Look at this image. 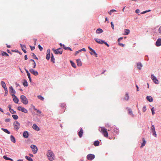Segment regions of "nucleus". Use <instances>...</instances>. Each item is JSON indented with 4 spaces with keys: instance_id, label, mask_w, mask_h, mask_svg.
Returning <instances> with one entry per match:
<instances>
[{
    "instance_id": "obj_1",
    "label": "nucleus",
    "mask_w": 161,
    "mask_h": 161,
    "mask_svg": "<svg viewBox=\"0 0 161 161\" xmlns=\"http://www.w3.org/2000/svg\"><path fill=\"white\" fill-rule=\"evenodd\" d=\"M95 41L97 43L100 44H104L106 45L108 47H109V44L106 42H105V41L104 40H103L101 39H98V38H95Z\"/></svg>"
},
{
    "instance_id": "obj_2",
    "label": "nucleus",
    "mask_w": 161,
    "mask_h": 161,
    "mask_svg": "<svg viewBox=\"0 0 161 161\" xmlns=\"http://www.w3.org/2000/svg\"><path fill=\"white\" fill-rule=\"evenodd\" d=\"M20 98L21 99V102L24 104H27L28 103V101L27 99L25 96L23 95H21L20 96Z\"/></svg>"
},
{
    "instance_id": "obj_3",
    "label": "nucleus",
    "mask_w": 161,
    "mask_h": 161,
    "mask_svg": "<svg viewBox=\"0 0 161 161\" xmlns=\"http://www.w3.org/2000/svg\"><path fill=\"white\" fill-rule=\"evenodd\" d=\"M108 131H110L113 133H115L118 134L119 133V129L115 126H113L111 127L110 130H108Z\"/></svg>"
},
{
    "instance_id": "obj_4",
    "label": "nucleus",
    "mask_w": 161,
    "mask_h": 161,
    "mask_svg": "<svg viewBox=\"0 0 161 161\" xmlns=\"http://www.w3.org/2000/svg\"><path fill=\"white\" fill-rule=\"evenodd\" d=\"M53 152L51 150L48 151L47 153V155L48 157L49 158V159L50 161H52L53 159Z\"/></svg>"
},
{
    "instance_id": "obj_5",
    "label": "nucleus",
    "mask_w": 161,
    "mask_h": 161,
    "mask_svg": "<svg viewBox=\"0 0 161 161\" xmlns=\"http://www.w3.org/2000/svg\"><path fill=\"white\" fill-rule=\"evenodd\" d=\"M52 50L54 51V52L56 54H58L59 53L61 54L63 53L62 49L61 48H59L57 49H55L53 48L52 49Z\"/></svg>"
},
{
    "instance_id": "obj_6",
    "label": "nucleus",
    "mask_w": 161,
    "mask_h": 161,
    "mask_svg": "<svg viewBox=\"0 0 161 161\" xmlns=\"http://www.w3.org/2000/svg\"><path fill=\"white\" fill-rule=\"evenodd\" d=\"M31 148L32 149V152L33 154H36L37 153L38 148L37 147L34 145L32 144L31 146Z\"/></svg>"
},
{
    "instance_id": "obj_7",
    "label": "nucleus",
    "mask_w": 161,
    "mask_h": 161,
    "mask_svg": "<svg viewBox=\"0 0 161 161\" xmlns=\"http://www.w3.org/2000/svg\"><path fill=\"white\" fill-rule=\"evenodd\" d=\"M20 124L17 121L14 123V128L16 130H18L20 128Z\"/></svg>"
},
{
    "instance_id": "obj_8",
    "label": "nucleus",
    "mask_w": 161,
    "mask_h": 161,
    "mask_svg": "<svg viewBox=\"0 0 161 161\" xmlns=\"http://www.w3.org/2000/svg\"><path fill=\"white\" fill-rule=\"evenodd\" d=\"M101 131L102 132L103 134L105 137H108V133L106 129L104 128H101Z\"/></svg>"
},
{
    "instance_id": "obj_9",
    "label": "nucleus",
    "mask_w": 161,
    "mask_h": 161,
    "mask_svg": "<svg viewBox=\"0 0 161 161\" xmlns=\"http://www.w3.org/2000/svg\"><path fill=\"white\" fill-rule=\"evenodd\" d=\"M151 131L153 136L155 137H157V135L156 134V132L155 130L154 126L153 125H152L151 128Z\"/></svg>"
},
{
    "instance_id": "obj_10",
    "label": "nucleus",
    "mask_w": 161,
    "mask_h": 161,
    "mask_svg": "<svg viewBox=\"0 0 161 161\" xmlns=\"http://www.w3.org/2000/svg\"><path fill=\"white\" fill-rule=\"evenodd\" d=\"M151 78L152 79L153 82L156 84L159 83L156 77L153 74H152L151 76Z\"/></svg>"
},
{
    "instance_id": "obj_11",
    "label": "nucleus",
    "mask_w": 161,
    "mask_h": 161,
    "mask_svg": "<svg viewBox=\"0 0 161 161\" xmlns=\"http://www.w3.org/2000/svg\"><path fill=\"white\" fill-rule=\"evenodd\" d=\"M95 157V156L94 154H90L87 155L86 158L87 159L92 160Z\"/></svg>"
},
{
    "instance_id": "obj_12",
    "label": "nucleus",
    "mask_w": 161,
    "mask_h": 161,
    "mask_svg": "<svg viewBox=\"0 0 161 161\" xmlns=\"http://www.w3.org/2000/svg\"><path fill=\"white\" fill-rule=\"evenodd\" d=\"M29 71L32 74L35 76L38 75V72L37 71L34 70V69H29Z\"/></svg>"
},
{
    "instance_id": "obj_13",
    "label": "nucleus",
    "mask_w": 161,
    "mask_h": 161,
    "mask_svg": "<svg viewBox=\"0 0 161 161\" xmlns=\"http://www.w3.org/2000/svg\"><path fill=\"white\" fill-rule=\"evenodd\" d=\"M11 95L13 97H14L13 98L14 102L16 103H18L19 100L17 97L14 94H12Z\"/></svg>"
},
{
    "instance_id": "obj_14",
    "label": "nucleus",
    "mask_w": 161,
    "mask_h": 161,
    "mask_svg": "<svg viewBox=\"0 0 161 161\" xmlns=\"http://www.w3.org/2000/svg\"><path fill=\"white\" fill-rule=\"evenodd\" d=\"M50 51L49 49H47V55L46 56V59L47 60H49L50 58Z\"/></svg>"
},
{
    "instance_id": "obj_15",
    "label": "nucleus",
    "mask_w": 161,
    "mask_h": 161,
    "mask_svg": "<svg viewBox=\"0 0 161 161\" xmlns=\"http://www.w3.org/2000/svg\"><path fill=\"white\" fill-rule=\"evenodd\" d=\"M59 45L61 46V47H63V48L65 50H68L70 51H72V49L70 47H66L65 46V45L64 44H62L61 43H60Z\"/></svg>"
},
{
    "instance_id": "obj_16",
    "label": "nucleus",
    "mask_w": 161,
    "mask_h": 161,
    "mask_svg": "<svg viewBox=\"0 0 161 161\" xmlns=\"http://www.w3.org/2000/svg\"><path fill=\"white\" fill-rule=\"evenodd\" d=\"M129 99V94L128 92L126 93L125 97L122 98H121V100H123L124 101H128Z\"/></svg>"
},
{
    "instance_id": "obj_17",
    "label": "nucleus",
    "mask_w": 161,
    "mask_h": 161,
    "mask_svg": "<svg viewBox=\"0 0 161 161\" xmlns=\"http://www.w3.org/2000/svg\"><path fill=\"white\" fill-rule=\"evenodd\" d=\"M83 130L82 128L80 129L79 131L78 132V135L80 138H81L83 136Z\"/></svg>"
},
{
    "instance_id": "obj_18",
    "label": "nucleus",
    "mask_w": 161,
    "mask_h": 161,
    "mask_svg": "<svg viewBox=\"0 0 161 161\" xmlns=\"http://www.w3.org/2000/svg\"><path fill=\"white\" fill-rule=\"evenodd\" d=\"M155 45L157 47H159L161 45V38H159L157 40Z\"/></svg>"
},
{
    "instance_id": "obj_19",
    "label": "nucleus",
    "mask_w": 161,
    "mask_h": 161,
    "mask_svg": "<svg viewBox=\"0 0 161 161\" xmlns=\"http://www.w3.org/2000/svg\"><path fill=\"white\" fill-rule=\"evenodd\" d=\"M23 135L24 138H27L29 137V133L27 131H24L23 132Z\"/></svg>"
},
{
    "instance_id": "obj_20",
    "label": "nucleus",
    "mask_w": 161,
    "mask_h": 161,
    "mask_svg": "<svg viewBox=\"0 0 161 161\" xmlns=\"http://www.w3.org/2000/svg\"><path fill=\"white\" fill-rule=\"evenodd\" d=\"M20 45L23 51L25 53H26L27 52L25 49H24V48H26L25 46V45H23L21 44H20Z\"/></svg>"
},
{
    "instance_id": "obj_21",
    "label": "nucleus",
    "mask_w": 161,
    "mask_h": 161,
    "mask_svg": "<svg viewBox=\"0 0 161 161\" xmlns=\"http://www.w3.org/2000/svg\"><path fill=\"white\" fill-rule=\"evenodd\" d=\"M9 91L10 93H13V94H14L16 92L12 86H10L9 87Z\"/></svg>"
},
{
    "instance_id": "obj_22",
    "label": "nucleus",
    "mask_w": 161,
    "mask_h": 161,
    "mask_svg": "<svg viewBox=\"0 0 161 161\" xmlns=\"http://www.w3.org/2000/svg\"><path fill=\"white\" fill-rule=\"evenodd\" d=\"M142 66V64L141 62L137 63V67L138 69L140 70Z\"/></svg>"
},
{
    "instance_id": "obj_23",
    "label": "nucleus",
    "mask_w": 161,
    "mask_h": 161,
    "mask_svg": "<svg viewBox=\"0 0 161 161\" xmlns=\"http://www.w3.org/2000/svg\"><path fill=\"white\" fill-rule=\"evenodd\" d=\"M32 127L36 130L39 131L40 130L39 127L35 124L33 125Z\"/></svg>"
},
{
    "instance_id": "obj_24",
    "label": "nucleus",
    "mask_w": 161,
    "mask_h": 161,
    "mask_svg": "<svg viewBox=\"0 0 161 161\" xmlns=\"http://www.w3.org/2000/svg\"><path fill=\"white\" fill-rule=\"evenodd\" d=\"M146 99L150 102H152L153 101V97L150 96H147L146 97Z\"/></svg>"
},
{
    "instance_id": "obj_25",
    "label": "nucleus",
    "mask_w": 161,
    "mask_h": 161,
    "mask_svg": "<svg viewBox=\"0 0 161 161\" xmlns=\"http://www.w3.org/2000/svg\"><path fill=\"white\" fill-rule=\"evenodd\" d=\"M90 53L91 54L94 55L96 57H97V54L94 49H93V51H92L91 52H90Z\"/></svg>"
},
{
    "instance_id": "obj_26",
    "label": "nucleus",
    "mask_w": 161,
    "mask_h": 161,
    "mask_svg": "<svg viewBox=\"0 0 161 161\" xmlns=\"http://www.w3.org/2000/svg\"><path fill=\"white\" fill-rule=\"evenodd\" d=\"M1 85H2V87L4 88V89H5L6 88H7L5 83L4 81H1Z\"/></svg>"
},
{
    "instance_id": "obj_27",
    "label": "nucleus",
    "mask_w": 161,
    "mask_h": 161,
    "mask_svg": "<svg viewBox=\"0 0 161 161\" xmlns=\"http://www.w3.org/2000/svg\"><path fill=\"white\" fill-rule=\"evenodd\" d=\"M126 109H128V113L129 114L132 115V116H133L134 115L133 114L132 110L130 108H129L128 107L126 108Z\"/></svg>"
},
{
    "instance_id": "obj_28",
    "label": "nucleus",
    "mask_w": 161,
    "mask_h": 161,
    "mask_svg": "<svg viewBox=\"0 0 161 161\" xmlns=\"http://www.w3.org/2000/svg\"><path fill=\"white\" fill-rule=\"evenodd\" d=\"M142 141H143V142L142 143L141 145V147L142 148L144 146L146 143V141H145V139L144 138H143L142 139Z\"/></svg>"
},
{
    "instance_id": "obj_29",
    "label": "nucleus",
    "mask_w": 161,
    "mask_h": 161,
    "mask_svg": "<svg viewBox=\"0 0 161 161\" xmlns=\"http://www.w3.org/2000/svg\"><path fill=\"white\" fill-rule=\"evenodd\" d=\"M10 139L11 141L12 142H13L14 143H15V142H16L15 138L13 135H11L10 136Z\"/></svg>"
},
{
    "instance_id": "obj_30",
    "label": "nucleus",
    "mask_w": 161,
    "mask_h": 161,
    "mask_svg": "<svg viewBox=\"0 0 161 161\" xmlns=\"http://www.w3.org/2000/svg\"><path fill=\"white\" fill-rule=\"evenodd\" d=\"M76 62L77 65L78 66H80L82 65L80 59H77L76 60Z\"/></svg>"
},
{
    "instance_id": "obj_31",
    "label": "nucleus",
    "mask_w": 161,
    "mask_h": 161,
    "mask_svg": "<svg viewBox=\"0 0 161 161\" xmlns=\"http://www.w3.org/2000/svg\"><path fill=\"white\" fill-rule=\"evenodd\" d=\"M103 31L102 29L101 28H98L97 30L96 31V33L97 34H100L103 32Z\"/></svg>"
},
{
    "instance_id": "obj_32",
    "label": "nucleus",
    "mask_w": 161,
    "mask_h": 161,
    "mask_svg": "<svg viewBox=\"0 0 161 161\" xmlns=\"http://www.w3.org/2000/svg\"><path fill=\"white\" fill-rule=\"evenodd\" d=\"M2 130L4 132H5L6 133L8 134H10V132L7 129H4L3 128H1Z\"/></svg>"
},
{
    "instance_id": "obj_33",
    "label": "nucleus",
    "mask_w": 161,
    "mask_h": 161,
    "mask_svg": "<svg viewBox=\"0 0 161 161\" xmlns=\"http://www.w3.org/2000/svg\"><path fill=\"white\" fill-rule=\"evenodd\" d=\"M23 84L25 87H27L28 86V83L26 80H24V82L23 83Z\"/></svg>"
},
{
    "instance_id": "obj_34",
    "label": "nucleus",
    "mask_w": 161,
    "mask_h": 161,
    "mask_svg": "<svg viewBox=\"0 0 161 161\" xmlns=\"http://www.w3.org/2000/svg\"><path fill=\"white\" fill-rule=\"evenodd\" d=\"M33 109L34 110L36 111L38 114H41V112L39 110L37 109V108H36L35 107H34Z\"/></svg>"
},
{
    "instance_id": "obj_35",
    "label": "nucleus",
    "mask_w": 161,
    "mask_h": 161,
    "mask_svg": "<svg viewBox=\"0 0 161 161\" xmlns=\"http://www.w3.org/2000/svg\"><path fill=\"white\" fill-rule=\"evenodd\" d=\"M51 61L53 63H55V58L53 53L51 54Z\"/></svg>"
},
{
    "instance_id": "obj_36",
    "label": "nucleus",
    "mask_w": 161,
    "mask_h": 161,
    "mask_svg": "<svg viewBox=\"0 0 161 161\" xmlns=\"http://www.w3.org/2000/svg\"><path fill=\"white\" fill-rule=\"evenodd\" d=\"M25 158L29 161H33V159L31 157L27 156H25Z\"/></svg>"
},
{
    "instance_id": "obj_37",
    "label": "nucleus",
    "mask_w": 161,
    "mask_h": 161,
    "mask_svg": "<svg viewBox=\"0 0 161 161\" xmlns=\"http://www.w3.org/2000/svg\"><path fill=\"white\" fill-rule=\"evenodd\" d=\"M3 158L6 160H8L10 161L13 160V159L9 158L8 157L6 156H4L3 157Z\"/></svg>"
},
{
    "instance_id": "obj_38",
    "label": "nucleus",
    "mask_w": 161,
    "mask_h": 161,
    "mask_svg": "<svg viewBox=\"0 0 161 161\" xmlns=\"http://www.w3.org/2000/svg\"><path fill=\"white\" fill-rule=\"evenodd\" d=\"M100 142L98 141H96L94 142V145L95 146H98L99 145Z\"/></svg>"
},
{
    "instance_id": "obj_39",
    "label": "nucleus",
    "mask_w": 161,
    "mask_h": 161,
    "mask_svg": "<svg viewBox=\"0 0 161 161\" xmlns=\"http://www.w3.org/2000/svg\"><path fill=\"white\" fill-rule=\"evenodd\" d=\"M130 33V31L128 29H125V33L124 34V35H127L129 34Z\"/></svg>"
},
{
    "instance_id": "obj_40",
    "label": "nucleus",
    "mask_w": 161,
    "mask_h": 161,
    "mask_svg": "<svg viewBox=\"0 0 161 161\" xmlns=\"http://www.w3.org/2000/svg\"><path fill=\"white\" fill-rule=\"evenodd\" d=\"M70 63L71 64V65L74 68H75L76 67V65L74 63L72 60H70Z\"/></svg>"
},
{
    "instance_id": "obj_41",
    "label": "nucleus",
    "mask_w": 161,
    "mask_h": 161,
    "mask_svg": "<svg viewBox=\"0 0 161 161\" xmlns=\"http://www.w3.org/2000/svg\"><path fill=\"white\" fill-rule=\"evenodd\" d=\"M21 111L25 113H27L28 112L27 110L24 107H23V108H22Z\"/></svg>"
},
{
    "instance_id": "obj_42",
    "label": "nucleus",
    "mask_w": 161,
    "mask_h": 161,
    "mask_svg": "<svg viewBox=\"0 0 161 161\" xmlns=\"http://www.w3.org/2000/svg\"><path fill=\"white\" fill-rule=\"evenodd\" d=\"M13 119L15 120L17 119L18 118V116L16 114H13L12 115Z\"/></svg>"
},
{
    "instance_id": "obj_43",
    "label": "nucleus",
    "mask_w": 161,
    "mask_h": 161,
    "mask_svg": "<svg viewBox=\"0 0 161 161\" xmlns=\"http://www.w3.org/2000/svg\"><path fill=\"white\" fill-rule=\"evenodd\" d=\"M2 55L5 56H8V54L5 52H3L2 53Z\"/></svg>"
},
{
    "instance_id": "obj_44",
    "label": "nucleus",
    "mask_w": 161,
    "mask_h": 161,
    "mask_svg": "<svg viewBox=\"0 0 161 161\" xmlns=\"http://www.w3.org/2000/svg\"><path fill=\"white\" fill-rule=\"evenodd\" d=\"M37 97L40 100H41L42 101H43L44 100V98L41 95H39L37 96Z\"/></svg>"
},
{
    "instance_id": "obj_45",
    "label": "nucleus",
    "mask_w": 161,
    "mask_h": 161,
    "mask_svg": "<svg viewBox=\"0 0 161 161\" xmlns=\"http://www.w3.org/2000/svg\"><path fill=\"white\" fill-rule=\"evenodd\" d=\"M32 56L34 57L33 58L37 60L38 59V58L35 55V54L32 53Z\"/></svg>"
},
{
    "instance_id": "obj_46",
    "label": "nucleus",
    "mask_w": 161,
    "mask_h": 161,
    "mask_svg": "<svg viewBox=\"0 0 161 161\" xmlns=\"http://www.w3.org/2000/svg\"><path fill=\"white\" fill-rule=\"evenodd\" d=\"M151 110L152 111V114L153 115L155 114L154 110V107H153L151 109Z\"/></svg>"
},
{
    "instance_id": "obj_47",
    "label": "nucleus",
    "mask_w": 161,
    "mask_h": 161,
    "mask_svg": "<svg viewBox=\"0 0 161 161\" xmlns=\"http://www.w3.org/2000/svg\"><path fill=\"white\" fill-rule=\"evenodd\" d=\"M31 64L33 65L32 68H36V62L32 63Z\"/></svg>"
},
{
    "instance_id": "obj_48",
    "label": "nucleus",
    "mask_w": 161,
    "mask_h": 161,
    "mask_svg": "<svg viewBox=\"0 0 161 161\" xmlns=\"http://www.w3.org/2000/svg\"><path fill=\"white\" fill-rule=\"evenodd\" d=\"M116 10L115 9H112L110 11L108 12V13L109 14L111 15L112 13H113L114 11H116Z\"/></svg>"
},
{
    "instance_id": "obj_49",
    "label": "nucleus",
    "mask_w": 161,
    "mask_h": 161,
    "mask_svg": "<svg viewBox=\"0 0 161 161\" xmlns=\"http://www.w3.org/2000/svg\"><path fill=\"white\" fill-rule=\"evenodd\" d=\"M146 106H143L142 108V112H144L146 111Z\"/></svg>"
},
{
    "instance_id": "obj_50",
    "label": "nucleus",
    "mask_w": 161,
    "mask_h": 161,
    "mask_svg": "<svg viewBox=\"0 0 161 161\" xmlns=\"http://www.w3.org/2000/svg\"><path fill=\"white\" fill-rule=\"evenodd\" d=\"M5 91V93L4 94V96H6L8 95V90L7 88H6L5 89H4Z\"/></svg>"
},
{
    "instance_id": "obj_51",
    "label": "nucleus",
    "mask_w": 161,
    "mask_h": 161,
    "mask_svg": "<svg viewBox=\"0 0 161 161\" xmlns=\"http://www.w3.org/2000/svg\"><path fill=\"white\" fill-rule=\"evenodd\" d=\"M11 112H10L12 114H15L16 113V111H14L13 109H12L11 110Z\"/></svg>"
},
{
    "instance_id": "obj_52",
    "label": "nucleus",
    "mask_w": 161,
    "mask_h": 161,
    "mask_svg": "<svg viewBox=\"0 0 161 161\" xmlns=\"http://www.w3.org/2000/svg\"><path fill=\"white\" fill-rule=\"evenodd\" d=\"M38 47L40 51H42L43 48L42 47V46H41L40 45H38Z\"/></svg>"
},
{
    "instance_id": "obj_53",
    "label": "nucleus",
    "mask_w": 161,
    "mask_h": 161,
    "mask_svg": "<svg viewBox=\"0 0 161 161\" xmlns=\"http://www.w3.org/2000/svg\"><path fill=\"white\" fill-rule=\"evenodd\" d=\"M23 108V107H22L21 106H19L17 108V109L19 111H21V110H22V108Z\"/></svg>"
},
{
    "instance_id": "obj_54",
    "label": "nucleus",
    "mask_w": 161,
    "mask_h": 161,
    "mask_svg": "<svg viewBox=\"0 0 161 161\" xmlns=\"http://www.w3.org/2000/svg\"><path fill=\"white\" fill-rule=\"evenodd\" d=\"M145 60L147 61H148L149 58L147 55H146L145 56Z\"/></svg>"
},
{
    "instance_id": "obj_55",
    "label": "nucleus",
    "mask_w": 161,
    "mask_h": 161,
    "mask_svg": "<svg viewBox=\"0 0 161 161\" xmlns=\"http://www.w3.org/2000/svg\"><path fill=\"white\" fill-rule=\"evenodd\" d=\"M31 50L32 51L35 49V47L34 46H32L31 45L30 46Z\"/></svg>"
},
{
    "instance_id": "obj_56",
    "label": "nucleus",
    "mask_w": 161,
    "mask_h": 161,
    "mask_svg": "<svg viewBox=\"0 0 161 161\" xmlns=\"http://www.w3.org/2000/svg\"><path fill=\"white\" fill-rule=\"evenodd\" d=\"M12 51L13 52H16V53H19L20 55L22 54V53L17 50H12Z\"/></svg>"
},
{
    "instance_id": "obj_57",
    "label": "nucleus",
    "mask_w": 161,
    "mask_h": 161,
    "mask_svg": "<svg viewBox=\"0 0 161 161\" xmlns=\"http://www.w3.org/2000/svg\"><path fill=\"white\" fill-rule=\"evenodd\" d=\"M12 106L11 105L9 104L8 106V108H9V110L10 112H11V110L12 109L11 108Z\"/></svg>"
},
{
    "instance_id": "obj_58",
    "label": "nucleus",
    "mask_w": 161,
    "mask_h": 161,
    "mask_svg": "<svg viewBox=\"0 0 161 161\" xmlns=\"http://www.w3.org/2000/svg\"><path fill=\"white\" fill-rule=\"evenodd\" d=\"M110 24H111V25L112 28L113 30H114V25L113 24V22H111V23H110Z\"/></svg>"
},
{
    "instance_id": "obj_59",
    "label": "nucleus",
    "mask_w": 161,
    "mask_h": 161,
    "mask_svg": "<svg viewBox=\"0 0 161 161\" xmlns=\"http://www.w3.org/2000/svg\"><path fill=\"white\" fill-rule=\"evenodd\" d=\"M118 44L119 46H121L123 47H124L125 46V45L123 43H119Z\"/></svg>"
},
{
    "instance_id": "obj_60",
    "label": "nucleus",
    "mask_w": 161,
    "mask_h": 161,
    "mask_svg": "<svg viewBox=\"0 0 161 161\" xmlns=\"http://www.w3.org/2000/svg\"><path fill=\"white\" fill-rule=\"evenodd\" d=\"M10 119H5V121L6 122H8L10 121Z\"/></svg>"
},
{
    "instance_id": "obj_61",
    "label": "nucleus",
    "mask_w": 161,
    "mask_h": 161,
    "mask_svg": "<svg viewBox=\"0 0 161 161\" xmlns=\"http://www.w3.org/2000/svg\"><path fill=\"white\" fill-rule=\"evenodd\" d=\"M80 52V50H78V51H76L75 54V56H76Z\"/></svg>"
},
{
    "instance_id": "obj_62",
    "label": "nucleus",
    "mask_w": 161,
    "mask_h": 161,
    "mask_svg": "<svg viewBox=\"0 0 161 161\" xmlns=\"http://www.w3.org/2000/svg\"><path fill=\"white\" fill-rule=\"evenodd\" d=\"M82 51H84V52H86V49L85 48H83L82 49H81L80 50V51L81 52Z\"/></svg>"
},
{
    "instance_id": "obj_63",
    "label": "nucleus",
    "mask_w": 161,
    "mask_h": 161,
    "mask_svg": "<svg viewBox=\"0 0 161 161\" xmlns=\"http://www.w3.org/2000/svg\"><path fill=\"white\" fill-rule=\"evenodd\" d=\"M65 104L64 103H62L61 105V107L63 108H64L65 107Z\"/></svg>"
},
{
    "instance_id": "obj_64",
    "label": "nucleus",
    "mask_w": 161,
    "mask_h": 161,
    "mask_svg": "<svg viewBox=\"0 0 161 161\" xmlns=\"http://www.w3.org/2000/svg\"><path fill=\"white\" fill-rule=\"evenodd\" d=\"M135 12L137 13L138 14L140 12V10L139 9H136L135 11Z\"/></svg>"
}]
</instances>
